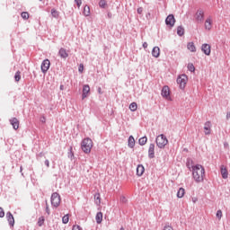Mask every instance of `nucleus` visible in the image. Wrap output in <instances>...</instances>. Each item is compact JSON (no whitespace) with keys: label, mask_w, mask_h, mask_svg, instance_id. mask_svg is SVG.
Segmentation results:
<instances>
[{"label":"nucleus","mask_w":230,"mask_h":230,"mask_svg":"<svg viewBox=\"0 0 230 230\" xmlns=\"http://www.w3.org/2000/svg\"><path fill=\"white\" fill-rule=\"evenodd\" d=\"M192 177L195 182H204V175H206V169L200 164L192 165Z\"/></svg>","instance_id":"nucleus-1"},{"label":"nucleus","mask_w":230,"mask_h":230,"mask_svg":"<svg viewBox=\"0 0 230 230\" xmlns=\"http://www.w3.org/2000/svg\"><path fill=\"white\" fill-rule=\"evenodd\" d=\"M81 149L84 154H91L93 149V140L89 137L83 139L81 142Z\"/></svg>","instance_id":"nucleus-2"},{"label":"nucleus","mask_w":230,"mask_h":230,"mask_svg":"<svg viewBox=\"0 0 230 230\" xmlns=\"http://www.w3.org/2000/svg\"><path fill=\"white\" fill-rule=\"evenodd\" d=\"M156 146L160 149H164L168 145V138L164 134H160L155 138Z\"/></svg>","instance_id":"nucleus-3"},{"label":"nucleus","mask_w":230,"mask_h":230,"mask_svg":"<svg viewBox=\"0 0 230 230\" xmlns=\"http://www.w3.org/2000/svg\"><path fill=\"white\" fill-rule=\"evenodd\" d=\"M51 206L54 208H58L60 206V194L54 192L50 198Z\"/></svg>","instance_id":"nucleus-4"},{"label":"nucleus","mask_w":230,"mask_h":230,"mask_svg":"<svg viewBox=\"0 0 230 230\" xmlns=\"http://www.w3.org/2000/svg\"><path fill=\"white\" fill-rule=\"evenodd\" d=\"M178 85H180V89H185L186 87V83L188 82V76L183 74V75H181L177 80H176Z\"/></svg>","instance_id":"nucleus-5"},{"label":"nucleus","mask_w":230,"mask_h":230,"mask_svg":"<svg viewBox=\"0 0 230 230\" xmlns=\"http://www.w3.org/2000/svg\"><path fill=\"white\" fill-rule=\"evenodd\" d=\"M51 66V62L49 59H44L41 63V72L46 75L49 70V66Z\"/></svg>","instance_id":"nucleus-6"},{"label":"nucleus","mask_w":230,"mask_h":230,"mask_svg":"<svg viewBox=\"0 0 230 230\" xmlns=\"http://www.w3.org/2000/svg\"><path fill=\"white\" fill-rule=\"evenodd\" d=\"M165 24L169 26V28H173V26H175V16L169 14L165 19Z\"/></svg>","instance_id":"nucleus-7"},{"label":"nucleus","mask_w":230,"mask_h":230,"mask_svg":"<svg viewBox=\"0 0 230 230\" xmlns=\"http://www.w3.org/2000/svg\"><path fill=\"white\" fill-rule=\"evenodd\" d=\"M6 220L10 227H13V226H15V218H13V215L12 214V212L9 211L6 213Z\"/></svg>","instance_id":"nucleus-8"},{"label":"nucleus","mask_w":230,"mask_h":230,"mask_svg":"<svg viewBox=\"0 0 230 230\" xmlns=\"http://www.w3.org/2000/svg\"><path fill=\"white\" fill-rule=\"evenodd\" d=\"M148 157L154 159L155 157V144H150L148 148Z\"/></svg>","instance_id":"nucleus-9"},{"label":"nucleus","mask_w":230,"mask_h":230,"mask_svg":"<svg viewBox=\"0 0 230 230\" xmlns=\"http://www.w3.org/2000/svg\"><path fill=\"white\" fill-rule=\"evenodd\" d=\"M196 21L202 22L204 21V10L198 9L196 12Z\"/></svg>","instance_id":"nucleus-10"},{"label":"nucleus","mask_w":230,"mask_h":230,"mask_svg":"<svg viewBox=\"0 0 230 230\" xmlns=\"http://www.w3.org/2000/svg\"><path fill=\"white\" fill-rule=\"evenodd\" d=\"M201 51H203V53L207 56L211 55V46L208 43H204L201 46Z\"/></svg>","instance_id":"nucleus-11"},{"label":"nucleus","mask_w":230,"mask_h":230,"mask_svg":"<svg viewBox=\"0 0 230 230\" xmlns=\"http://www.w3.org/2000/svg\"><path fill=\"white\" fill-rule=\"evenodd\" d=\"M91 92V87L89 84H85L83 86V93H82V99L85 100L87 98V94Z\"/></svg>","instance_id":"nucleus-12"},{"label":"nucleus","mask_w":230,"mask_h":230,"mask_svg":"<svg viewBox=\"0 0 230 230\" xmlns=\"http://www.w3.org/2000/svg\"><path fill=\"white\" fill-rule=\"evenodd\" d=\"M211 28H213V20L211 19V16H209L205 21V30H207L208 31H210Z\"/></svg>","instance_id":"nucleus-13"},{"label":"nucleus","mask_w":230,"mask_h":230,"mask_svg":"<svg viewBox=\"0 0 230 230\" xmlns=\"http://www.w3.org/2000/svg\"><path fill=\"white\" fill-rule=\"evenodd\" d=\"M9 121L14 130L19 129V119L17 118H12Z\"/></svg>","instance_id":"nucleus-14"},{"label":"nucleus","mask_w":230,"mask_h":230,"mask_svg":"<svg viewBox=\"0 0 230 230\" xmlns=\"http://www.w3.org/2000/svg\"><path fill=\"white\" fill-rule=\"evenodd\" d=\"M161 94H162L163 98H168V96H170V87H168V85H164L162 88Z\"/></svg>","instance_id":"nucleus-15"},{"label":"nucleus","mask_w":230,"mask_h":230,"mask_svg":"<svg viewBox=\"0 0 230 230\" xmlns=\"http://www.w3.org/2000/svg\"><path fill=\"white\" fill-rule=\"evenodd\" d=\"M160 56L161 49H159V47H154L152 49V57H154L155 58H159Z\"/></svg>","instance_id":"nucleus-16"},{"label":"nucleus","mask_w":230,"mask_h":230,"mask_svg":"<svg viewBox=\"0 0 230 230\" xmlns=\"http://www.w3.org/2000/svg\"><path fill=\"white\" fill-rule=\"evenodd\" d=\"M204 130L205 136H209V134H211V121L205 122Z\"/></svg>","instance_id":"nucleus-17"},{"label":"nucleus","mask_w":230,"mask_h":230,"mask_svg":"<svg viewBox=\"0 0 230 230\" xmlns=\"http://www.w3.org/2000/svg\"><path fill=\"white\" fill-rule=\"evenodd\" d=\"M220 172L223 179H227V177H229V172H227V168H226V166L221 165Z\"/></svg>","instance_id":"nucleus-18"},{"label":"nucleus","mask_w":230,"mask_h":230,"mask_svg":"<svg viewBox=\"0 0 230 230\" xmlns=\"http://www.w3.org/2000/svg\"><path fill=\"white\" fill-rule=\"evenodd\" d=\"M145 173V166L143 164H138L137 167V175L141 177Z\"/></svg>","instance_id":"nucleus-19"},{"label":"nucleus","mask_w":230,"mask_h":230,"mask_svg":"<svg viewBox=\"0 0 230 230\" xmlns=\"http://www.w3.org/2000/svg\"><path fill=\"white\" fill-rule=\"evenodd\" d=\"M128 146L129 148H134V146H136V139H134L133 136H129L128 139Z\"/></svg>","instance_id":"nucleus-20"},{"label":"nucleus","mask_w":230,"mask_h":230,"mask_svg":"<svg viewBox=\"0 0 230 230\" xmlns=\"http://www.w3.org/2000/svg\"><path fill=\"white\" fill-rule=\"evenodd\" d=\"M58 55L59 57H61L62 58H67V57H69V54L67 53V51L66 50V49L61 48L58 51Z\"/></svg>","instance_id":"nucleus-21"},{"label":"nucleus","mask_w":230,"mask_h":230,"mask_svg":"<svg viewBox=\"0 0 230 230\" xmlns=\"http://www.w3.org/2000/svg\"><path fill=\"white\" fill-rule=\"evenodd\" d=\"M187 49H189V51H191V53H195V51H197V48L195 47V43L189 42L187 44Z\"/></svg>","instance_id":"nucleus-22"},{"label":"nucleus","mask_w":230,"mask_h":230,"mask_svg":"<svg viewBox=\"0 0 230 230\" xmlns=\"http://www.w3.org/2000/svg\"><path fill=\"white\" fill-rule=\"evenodd\" d=\"M95 220L97 224H102V221L103 220V213L98 212L96 214Z\"/></svg>","instance_id":"nucleus-23"},{"label":"nucleus","mask_w":230,"mask_h":230,"mask_svg":"<svg viewBox=\"0 0 230 230\" xmlns=\"http://www.w3.org/2000/svg\"><path fill=\"white\" fill-rule=\"evenodd\" d=\"M147 141H148V137H146V136H145L138 139V144L140 145V146H145V145H146Z\"/></svg>","instance_id":"nucleus-24"},{"label":"nucleus","mask_w":230,"mask_h":230,"mask_svg":"<svg viewBox=\"0 0 230 230\" xmlns=\"http://www.w3.org/2000/svg\"><path fill=\"white\" fill-rule=\"evenodd\" d=\"M93 199H94L96 206H100V204H102V198L100 196V193L94 194Z\"/></svg>","instance_id":"nucleus-25"},{"label":"nucleus","mask_w":230,"mask_h":230,"mask_svg":"<svg viewBox=\"0 0 230 230\" xmlns=\"http://www.w3.org/2000/svg\"><path fill=\"white\" fill-rule=\"evenodd\" d=\"M84 15L85 17H89L91 15V7H89V5H85L84 7V12H83Z\"/></svg>","instance_id":"nucleus-26"},{"label":"nucleus","mask_w":230,"mask_h":230,"mask_svg":"<svg viewBox=\"0 0 230 230\" xmlns=\"http://www.w3.org/2000/svg\"><path fill=\"white\" fill-rule=\"evenodd\" d=\"M177 35H179V37H182V35H184V27H182V25L178 26Z\"/></svg>","instance_id":"nucleus-27"},{"label":"nucleus","mask_w":230,"mask_h":230,"mask_svg":"<svg viewBox=\"0 0 230 230\" xmlns=\"http://www.w3.org/2000/svg\"><path fill=\"white\" fill-rule=\"evenodd\" d=\"M184 193H186L184 188H180L177 192L178 199H182V197H184Z\"/></svg>","instance_id":"nucleus-28"},{"label":"nucleus","mask_w":230,"mask_h":230,"mask_svg":"<svg viewBox=\"0 0 230 230\" xmlns=\"http://www.w3.org/2000/svg\"><path fill=\"white\" fill-rule=\"evenodd\" d=\"M129 111H131V112H136V111H137V103L131 102L129 104Z\"/></svg>","instance_id":"nucleus-29"},{"label":"nucleus","mask_w":230,"mask_h":230,"mask_svg":"<svg viewBox=\"0 0 230 230\" xmlns=\"http://www.w3.org/2000/svg\"><path fill=\"white\" fill-rule=\"evenodd\" d=\"M22 19H24L25 21L30 19V13L28 12H22L21 13Z\"/></svg>","instance_id":"nucleus-30"},{"label":"nucleus","mask_w":230,"mask_h":230,"mask_svg":"<svg viewBox=\"0 0 230 230\" xmlns=\"http://www.w3.org/2000/svg\"><path fill=\"white\" fill-rule=\"evenodd\" d=\"M44 221H45L44 217L41 216V217H39V220H38L39 227H42V226H44Z\"/></svg>","instance_id":"nucleus-31"},{"label":"nucleus","mask_w":230,"mask_h":230,"mask_svg":"<svg viewBox=\"0 0 230 230\" xmlns=\"http://www.w3.org/2000/svg\"><path fill=\"white\" fill-rule=\"evenodd\" d=\"M51 15L55 19H58V11H57L55 8L51 9Z\"/></svg>","instance_id":"nucleus-32"},{"label":"nucleus","mask_w":230,"mask_h":230,"mask_svg":"<svg viewBox=\"0 0 230 230\" xmlns=\"http://www.w3.org/2000/svg\"><path fill=\"white\" fill-rule=\"evenodd\" d=\"M15 82H19L21 80V71H17L14 75Z\"/></svg>","instance_id":"nucleus-33"},{"label":"nucleus","mask_w":230,"mask_h":230,"mask_svg":"<svg viewBox=\"0 0 230 230\" xmlns=\"http://www.w3.org/2000/svg\"><path fill=\"white\" fill-rule=\"evenodd\" d=\"M69 222V215L66 214L62 217V223L63 224H67Z\"/></svg>","instance_id":"nucleus-34"},{"label":"nucleus","mask_w":230,"mask_h":230,"mask_svg":"<svg viewBox=\"0 0 230 230\" xmlns=\"http://www.w3.org/2000/svg\"><path fill=\"white\" fill-rule=\"evenodd\" d=\"M99 6H100V8H105V6H107V1L100 0Z\"/></svg>","instance_id":"nucleus-35"},{"label":"nucleus","mask_w":230,"mask_h":230,"mask_svg":"<svg viewBox=\"0 0 230 230\" xmlns=\"http://www.w3.org/2000/svg\"><path fill=\"white\" fill-rule=\"evenodd\" d=\"M187 67H188V69L190 71V73H194V71H195V66H193L192 63H190Z\"/></svg>","instance_id":"nucleus-36"},{"label":"nucleus","mask_w":230,"mask_h":230,"mask_svg":"<svg viewBox=\"0 0 230 230\" xmlns=\"http://www.w3.org/2000/svg\"><path fill=\"white\" fill-rule=\"evenodd\" d=\"M222 210H217V213H216V217L217 218H218V220H221L222 219Z\"/></svg>","instance_id":"nucleus-37"},{"label":"nucleus","mask_w":230,"mask_h":230,"mask_svg":"<svg viewBox=\"0 0 230 230\" xmlns=\"http://www.w3.org/2000/svg\"><path fill=\"white\" fill-rule=\"evenodd\" d=\"M45 211L47 213V215H51V211L49 210V205H48V202H46V208Z\"/></svg>","instance_id":"nucleus-38"},{"label":"nucleus","mask_w":230,"mask_h":230,"mask_svg":"<svg viewBox=\"0 0 230 230\" xmlns=\"http://www.w3.org/2000/svg\"><path fill=\"white\" fill-rule=\"evenodd\" d=\"M120 202H121L122 204H127V198H126L125 196H121V197H120Z\"/></svg>","instance_id":"nucleus-39"},{"label":"nucleus","mask_w":230,"mask_h":230,"mask_svg":"<svg viewBox=\"0 0 230 230\" xmlns=\"http://www.w3.org/2000/svg\"><path fill=\"white\" fill-rule=\"evenodd\" d=\"M4 209H3V208L0 207V218H4Z\"/></svg>","instance_id":"nucleus-40"},{"label":"nucleus","mask_w":230,"mask_h":230,"mask_svg":"<svg viewBox=\"0 0 230 230\" xmlns=\"http://www.w3.org/2000/svg\"><path fill=\"white\" fill-rule=\"evenodd\" d=\"M78 72H79V73H84V64H80V65H79Z\"/></svg>","instance_id":"nucleus-41"},{"label":"nucleus","mask_w":230,"mask_h":230,"mask_svg":"<svg viewBox=\"0 0 230 230\" xmlns=\"http://www.w3.org/2000/svg\"><path fill=\"white\" fill-rule=\"evenodd\" d=\"M75 3L77 4L78 8H80V6H82V0H75Z\"/></svg>","instance_id":"nucleus-42"},{"label":"nucleus","mask_w":230,"mask_h":230,"mask_svg":"<svg viewBox=\"0 0 230 230\" xmlns=\"http://www.w3.org/2000/svg\"><path fill=\"white\" fill-rule=\"evenodd\" d=\"M137 12L139 15H141V13H143V7H138Z\"/></svg>","instance_id":"nucleus-43"},{"label":"nucleus","mask_w":230,"mask_h":230,"mask_svg":"<svg viewBox=\"0 0 230 230\" xmlns=\"http://www.w3.org/2000/svg\"><path fill=\"white\" fill-rule=\"evenodd\" d=\"M164 230H173V227L170 226H165L164 227Z\"/></svg>","instance_id":"nucleus-44"},{"label":"nucleus","mask_w":230,"mask_h":230,"mask_svg":"<svg viewBox=\"0 0 230 230\" xmlns=\"http://www.w3.org/2000/svg\"><path fill=\"white\" fill-rule=\"evenodd\" d=\"M72 230H81L80 226H74Z\"/></svg>","instance_id":"nucleus-45"},{"label":"nucleus","mask_w":230,"mask_h":230,"mask_svg":"<svg viewBox=\"0 0 230 230\" xmlns=\"http://www.w3.org/2000/svg\"><path fill=\"white\" fill-rule=\"evenodd\" d=\"M142 46H143L144 49H146V48H148V43L146 41H145Z\"/></svg>","instance_id":"nucleus-46"},{"label":"nucleus","mask_w":230,"mask_h":230,"mask_svg":"<svg viewBox=\"0 0 230 230\" xmlns=\"http://www.w3.org/2000/svg\"><path fill=\"white\" fill-rule=\"evenodd\" d=\"M40 121H41V123H44L46 121V117H41L40 119Z\"/></svg>","instance_id":"nucleus-47"},{"label":"nucleus","mask_w":230,"mask_h":230,"mask_svg":"<svg viewBox=\"0 0 230 230\" xmlns=\"http://www.w3.org/2000/svg\"><path fill=\"white\" fill-rule=\"evenodd\" d=\"M70 154H71V158L75 157V154H73V147H70Z\"/></svg>","instance_id":"nucleus-48"},{"label":"nucleus","mask_w":230,"mask_h":230,"mask_svg":"<svg viewBox=\"0 0 230 230\" xmlns=\"http://www.w3.org/2000/svg\"><path fill=\"white\" fill-rule=\"evenodd\" d=\"M45 164L47 165V168H49V160H45Z\"/></svg>","instance_id":"nucleus-49"},{"label":"nucleus","mask_w":230,"mask_h":230,"mask_svg":"<svg viewBox=\"0 0 230 230\" xmlns=\"http://www.w3.org/2000/svg\"><path fill=\"white\" fill-rule=\"evenodd\" d=\"M107 15H108V18H109V19H112V13H110V12H109V13H107Z\"/></svg>","instance_id":"nucleus-50"},{"label":"nucleus","mask_w":230,"mask_h":230,"mask_svg":"<svg viewBox=\"0 0 230 230\" xmlns=\"http://www.w3.org/2000/svg\"><path fill=\"white\" fill-rule=\"evenodd\" d=\"M146 19H150V17H152V14H151L150 13H147L146 14Z\"/></svg>","instance_id":"nucleus-51"},{"label":"nucleus","mask_w":230,"mask_h":230,"mask_svg":"<svg viewBox=\"0 0 230 230\" xmlns=\"http://www.w3.org/2000/svg\"><path fill=\"white\" fill-rule=\"evenodd\" d=\"M226 119H230V111L226 113Z\"/></svg>","instance_id":"nucleus-52"},{"label":"nucleus","mask_w":230,"mask_h":230,"mask_svg":"<svg viewBox=\"0 0 230 230\" xmlns=\"http://www.w3.org/2000/svg\"><path fill=\"white\" fill-rule=\"evenodd\" d=\"M98 93H99V94H102V88L101 87L98 88Z\"/></svg>","instance_id":"nucleus-53"},{"label":"nucleus","mask_w":230,"mask_h":230,"mask_svg":"<svg viewBox=\"0 0 230 230\" xmlns=\"http://www.w3.org/2000/svg\"><path fill=\"white\" fill-rule=\"evenodd\" d=\"M60 90L63 91L64 90V85H60Z\"/></svg>","instance_id":"nucleus-54"},{"label":"nucleus","mask_w":230,"mask_h":230,"mask_svg":"<svg viewBox=\"0 0 230 230\" xmlns=\"http://www.w3.org/2000/svg\"><path fill=\"white\" fill-rule=\"evenodd\" d=\"M187 167L189 168V170H191V167H190L189 164H187Z\"/></svg>","instance_id":"nucleus-55"},{"label":"nucleus","mask_w":230,"mask_h":230,"mask_svg":"<svg viewBox=\"0 0 230 230\" xmlns=\"http://www.w3.org/2000/svg\"><path fill=\"white\" fill-rule=\"evenodd\" d=\"M20 172H22V166L20 167Z\"/></svg>","instance_id":"nucleus-56"},{"label":"nucleus","mask_w":230,"mask_h":230,"mask_svg":"<svg viewBox=\"0 0 230 230\" xmlns=\"http://www.w3.org/2000/svg\"><path fill=\"white\" fill-rule=\"evenodd\" d=\"M120 230H125V228L124 227H120Z\"/></svg>","instance_id":"nucleus-57"},{"label":"nucleus","mask_w":230,"mask_h":230,"mask_svg":"<svg viewBox=\"0 0 230 230\" xmlns=\"http://www.w3.org/2000/svg\"><path fill=\"white\" fill-rule=\"evenodd\" d=\"M39 1H42V0H39Z\"/></svg>","instance_id":"nucleus-58"}]
</instances>
